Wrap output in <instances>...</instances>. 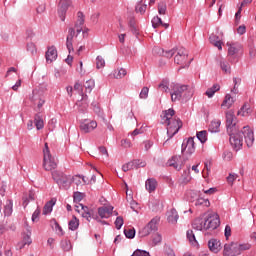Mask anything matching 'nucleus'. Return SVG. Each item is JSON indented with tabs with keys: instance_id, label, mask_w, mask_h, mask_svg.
I'll return each instance as SVG.
<instances>
[{
	"instance_id": "nucleus-1",
	"label": "nucleus",
	"mask_w": 256,
	"mask_h": 256,
	"mask_svg": "<svg viewBox=\"0 0 256 256\" xmlns=\"http://www.w3.org/2000/svg\"><path fill=\"white\" fill-rule=\"evenodd\" d=\"M83 25H85V16L83 15V12H78L75 26L74 28L71 27L68 29V35L66 37V47L68 49L69 55L66 58L65 62L68 65H71L73 63V56H71V53L75 51V49L73 48V39L83 31Z\"/></svg>"
},
{
	"instance_id": "nucleus-2",
	"label": "nucleus",
	"mask_w": 256,
	"mask_h": 256,
	"mask_svg": "<svg viewBox=\"0 0 256 256\" xmlns=\"http://www.w3.org/2000/svg\"><path fill=\"white\" fill-rule=\"evenodd\" d=\"M161 123L162 125L167 126L168 139L163 143V146L165 147L167 141L179 133V129L183 127V123H181L179 118H175V110L173 109L164 111Z\"/></svg>"
},
{
	"instance_id": "nucleus-3",
	"label": "nucleus",
	"mask_w": 256,
	"mask_h": 256,
	"mask_svg": "<svg viewBox=\"0 0 256 256\" xmlns=\"http://www.w3.org/2000/svg\"><path fill=\"white\" fill-rule=\"evenodd\" d=\"M251 244H239L232 242L224 245L223 255L224 256H237L241 255L243 251H249Z\"/></svg>"
},
{
	"instance_id": "nucleus-4",
	"label": "nucleus",
	"mask_w": 256,
	"mask_h": 256,
	"mask_svg": "<svg viewBox=\"0 0 256 256\" xmlns=\"http://www.w3.org/2000/svg\"><path fill=\"white\" fill-rule=\"evenodd\" d=\"M43 168L45 171H53L57 169V162L55 158L51 155V150H49V144L45 143L43 148Z\"/></svg>"
},
{
	"instance_id": "nucleus-5",
	"label": "nucleus",
	"mask_w": 256,
	"mask_h": 256,
	"mask_svg": "<svg viewBox=\"0 0 256 256\" xmlns=\"http://www.w3.org/2000/svg\"><path fill=\"white\" fill-rule=\"evenodd\" d=\"M52 179H54L57 185L63 187V189H69L71 187V176H67L63 172L53 171Z\"/></svg>"
},
{
	"instance_id": "nucleus-6",
	"label": "nucleus",
	"mask_w": 256,
	"mask_h": 256,
	"mask_svg": "<svg viewBox=\"0 0 256 256\" xmlns=\"http://www.w3.org/2000/svg\"><path fill=\"white\" fill-rule=\"evenodd\" d=\"M230 137V144L234 149H241L243 147V136L239 132V128H234L232 130H227Z\"/></svg>"
},
{
	"instance_id": "nucleus-7",
	"label": "nucleus",
	"mask_w": 256,
	"mask_h": 256,
	"mask_svg": "<svg viewBox=\"0 0 256 256\" xmlns=\"http://www.w3.org/2000/svg\"><path fill=\"white\" fill-rule=\"evenodd\" d=\"M174 63L176 65H180L181 69H185V67H189V60L187 50L185 48L177 49L176 55L174 57Z\"/></svg>"
},
{
	"instance_id": "nucleus-8",
	"label": "nucleus",
	"mask_w": 256,
	"mask_h": 256,
	"mask_svg": "<svg viewBox=\"0 0 256 256\" xmlns=\"http://www.w3.org/2000/svg\"><path fill=\"white\" fill-rule=\"evenodd\" d=\"M189 89V86L187 85H181L176 84L173 87V92L171 93V101L175 103L176 101H181V97H183V92L187 91Z\"/></svg>"
},
{
	"instance_id": "nucleus-9",
	"label": "nucleus",
	"mask_w": 256,
	"mask_h": 256,
	"mask_svg": "<svg viewBox=\"0 0 256 256\" xmlns=\"http://www.w3.org/2000/svg\"><path fill=\"white\" fill-rule=\"evenodd\" d=\"M226 127L227 131L239 129V125L237 124V118L235 117V111L233 110H228L226 112Z\"/></svg>"
},
{
	"instance_id": "nucleus-10",
	"label": "nucleus",
	"mask_w": 256,
	"mask_h": 256,
	"mask_svg": "<svg viewBox=\"0 0 256 256\" xmlns=\"http://www.w3.org/2000/svg\"><path fill=\"white\" fill-rule=\"evenodd\" d=\"M157 223H159V218H153L145 227L139 231L140 237H147L151 234V231H157Z\"/></svg>"
},
{
	"instance_id": "nucleus-11",
	"label": "nucleus",
	"mask_w": 256,
	"mask_h": 256,
	"mask_svg": "<svg viewBox=\"0 0 256 256\" xmlns=\"http://www.w3.org/2000/svg\"><path fill=\"white\" fill-rule=\"evenodd\" d=\"M193 153H195V138H188V140L182 144V155H184V157H187V155L190 157Z\"/></svg>"
},
{
	"instance_id": "nucleus-12",
	"label": "nucleus",
	"mask_w": 256,
	"mask_h": 256,
	"mask_svg": "<svg viewBox=\"0 0 256 256\" xmlns=\"http://www.w3.org/2000/svg\"><path fill=\"white\" fill-rule=\"evenodd\" d=\"M242 135L247 147H253V143H255V134L253 133L251 127L244 126L242 129Z\"/></svg>"
},
{
	"instance_id": "nucleus-13",
	"label": "nucleus",
	"mask_w": 256,
	"mask_h": 256,
	"mask_svg": "<svg viewBox=\"0 0 256 256\" xmlns=\"http://www.w3.org/2000/svg\"><path fill=\"white\" fill-rule=\"evenodd\" d=\"M228 47V56L235 57L237 55H241L243 53V46L239 43H230L227 42Z\"/></svg>"
},
{
	"instance_id": "nucleus-14",
	"label": "nucleus",
	"mask_w": 256,
	"mask_h": 256,
	"mask_svg": "<svg viewBox=\"0 0 256 256\" xmlns=\"http://www.w3.org/2000/svg\"><path fill=\"white\" fill-rule=\"evenodd\" d=\"M219 215L217 214H212L211 216H209L206 220H205V225H206V231L207 230H215L217 229V227H219Z\"/></svg>"
},
{
	"instance_id": "nucleus-15",
	"label": "nucleus",
	"mask_w": 256,
	"mask_h": 256,
	"mask_svg": "<svg viewBox=\"0 0 256 256\" xmlns=\"http://www.w3.org/2000/svg\"><path fill=\"white\" fill-rule=\"evenodd\" d=\"M71 6V0H60L58 5V15L61 21H65V15L67 13V9Z\"/></svg>"
},
{
	"instance_id": "nucleus-16",
	"label": "nucleus",
	"mask_w": 256,
	"mask_h": 256,
	"mask_svg": "<svg viewBox=\"0 0 256 256\" xmlns=\"http://www.w3.org/2000/svg\"><path fill=\"white\" fill-rule=\"evenodd\" d=\"M97 129V122L93 120H84L80 124V130L82 133H91V131H95Z\"/></svg>"
},
{
	"instance_id": "nucleus-17",
	"label": "nucleus",
	"mask_w": 256,
	"mask_h": 256,
	"mask_svg": "<svg viewBox=\"0 0 256 256\" xmlns=\"http://www.w3.org/2000/svg\"><path fill=\"white\" fill-rule=\"evenodd\" d=\"M98 215L101 219H109L113 215V206H102L98 208Z\"/></svg>"
},
{
	"instance_id": "nucleus-18",
	"label": "nucleus",
	"mask_w": 256,
	"mask_h": 256,
	"mask_svg": "<svg viewBox=\"0 0 256 256\" xmlns=\"http://www.w3.org/2000/svg\"><path fill=\"white\" fill-rule=\"evenodd\" d=\"M45 57L46 63H53V61H57V48L55 46L48 47Z\"/></svg>"
},
{
	"instance_id": "nucleus-19",
	"label": "nucleus",
	"mask_w": 256,
	"mask_h": 256,
	"mask_svg": "<svg viewBox=\"0 0 256 256\" xmlns=\"http://www.w3.org/2000/svg\"><path fill=\"white\" fill-rule=\"evenodd\" d=\"M168 166L173 167L176 169V171H181V167H183L181 156H173L170 160H168Z\"/></svg>"
},
{
	"instance_id": "nucleus-20",
	"label": "nucleus",
	"mask_w": 256,
	"mask_h": 256,
	"mask_svg": "<svg viewBox=\"0 0 256 256\" xmlns=\"http://www.w3.org/2000/svg\"><path fill=\"white\" fill-rule=\"evenodd\" d=\"M208 247L212 253H219L221 251V241L217 239H211L208 242Z\"/></svg>"
},
{
	"instance_id": "nucleus-21",
	"label": "nucleus",
	"mask_w": 256,
	"mask_h": 256,
	"mask_svg": "<svg viewBox=\"0 0 256 256\" xmlns=\"http://www.w3.org/2000/svg\"><path fill=\"white\" fill-rule=\"evenodd\" d=\"M253 113V109L251 108V104L244 103L241 109L238 111L237 115H241V117H249Z\"/></svg>"
},
{
	"instance_id": "nucleus-22",
	"label": "nucleus",
	"mask_w": 256,
	"mask_h": 256,
	"mask_svg": "<svg viewBox=\"0 0 256 256\" xmlns=\"http://www.w3.org/2000/svg\"><path fill=\"white\" fill-rule=\"evenodd\" d=\"M192 227L193 229H196V231H207L205 220L201 218L195 219L194 222L192 223Z\"/></svg>"
},
{
	"instance_id": "nucleus-23",
	"label": "nucleus",
	"mask_w": 256,
	"mask_h": 256,
	"mask_svg": "<svg viewBox=\"0 0 256 256\" xmlns=\"http://www.w3.org/2000/svg\"><path fill=\"white\" fill-rule=\"evenodd\" d=\"M233 103H235V99L231 96V94H226L222 104L221 108L222 109H231L233 106Z\"/></svg>"
},
{
	"instance_id": "nucleus-24",
	"label": "nucleus",
	"mask_w": 256,
	"mask_h": 256,
	"mask_svg": "<svg viewBox=\"0 0 256 256\" xmlns=\"http://www.w3.org/2000/svg\"><path fill=\"white\" fill-rule=\"evenodd\" d=\"M156 51L159 55H162V57H166L167 59H171L173 55L177 53V49H171V50H164L163 48H156Z\"/></svg>"
},
{
	"instance_id": "nucleus-25",
	"label": "nucleus",
	"mask_w": 256,
	"mask_h": 256,
	"mask_svg": "<svg viewBox=\"0 0 256 256\" xmlns=\"http://www.w3.org/2000/svg\"><path fill=\"white\" fill-rule=\"evenodd\" d=\"M145 187L149 193H153V191L157 189V180L155 178L147 179L145 183Z\"/></svg>"
},
{
	"instance_id": "nucleus-26",
	"label": "nucleus",
	"mask_w": 256,
	"mask_h": 256,
	"mask_svg": "<svg viewBox=\"0 0 256 256\" xmlns=\"http://www.w3.org/2000/svg\"><path fill=\"white\" fill-rule=\"evenodd\" d=\"M179 219V214L177 213V210L171 209L168 212V223H172V225H175Z\"/></svg>"
},
{
	"instance_id": "nucleus-27",
	"label": "nucleus",
	"mask_w": 256,
	"mask_h": 256,
	"mask_svg": "<svg viewBox=\"0 0 256 256\" xmlns=\"http://www.w3.org/2000/svg\"><path fill=\"white\" fill-rule=\"evenodd\" d=\"M186 236H187L189 243L193 247H199V242H197V238H195V233L193 232V230H188L186 233Z\"/></svg>"
},
{
	"instance_id": "nucleus-28",
	"label": "nucleus",
	"mask_w": 256,
	"mask_h": 256,
	"mask_svg": "<svg viewBox=\"0 0 256 256\" xmlns=\"http://www.w3.org/2000/svg\"><path fill=\"white\" fill-rule=\"evenodd\" d=\"M32 101L34 105L37 106V111H41V108L43 107V105H45V99H43V97L38 95H34L32 97Z\"/></svg>"
},
{
	"instance_id": "nucleus-29",
	"label": "nucleus",
	"mask_w": 256,
	"mask_h": 256,
	"mask_svg": "<svg viewBox=\"0 0 256 256\" xmlns=\"http://www.w3.org/2000/svg\"><path fill=\"white\" fill-rule=\"evenodd\" d=\"M37 196H35V191L30 190L28 194L23 197V205L27 207L29 205V201H35Z\"/></svg>"
},
{
	"instance_id": "nucleus-30",
	"label": "nucleus",
	"mask_w": 256,
	"mask_h": 256,
	"mask_svg": "<svg viewBox=\"0 0 256 256\" xmlns=\"http://www.w3.org/2000/svg\"><path fill=\"white\" fill-rule=\"evenodd\" d=\"M165 27V29H167V27H169V24L167 23H163V20H161V18L159 16H155L152 19V27H154V29H157V27Z\"/></svg>"
},
{
	"instance_id": "nucleus-31",
	"label": "nucleus",
	"mask_w": 256,
	"mask_h": 256,
	"mask_svg": "<svg viewBox=\"0 0 256 256\" xmlns=\"http://www.w3.org/2000/svg\"><path fill=\"white\" fill-rule=\"evenodd\" d=\"M34 123L36 125V129L40 131V129H43L45 127V122L43 121V116L40 114H36L34 118Z\"/></svg>"
},
{
	"instance_id": "nucleus-32",
	"label": "nucleus",
	"mask_w": 256,
	"mask_h": 256,
	"mask_svg": "<svg viewBox=\"0 0 256 256\" xmlns=\"http://www.w3.org/2000/svg\"><path fill=\"white\" fill-rule=\"evenodd\" d=\"M53 205H55V200L51 199L50 201H48L43 208V215H49V213H51V211H53Z\"/></svg>"
},
{
	"instance_id": "nucleus-33",
	"label": "nucleus",
	"mask_w": 256,
	"mask_h": 256,
	"mask_svg": "<svg viewBox=\"0 0 256 256\" xmlns=\"http://www.w3.org/2000/svg\"><path fill=\"white\" fill-rule=\"evenodd\" d=\"M219 127H221V121L220 120H213L210 123L209 131H211V133H219Z\"/></svg>"
},
{
	"instance_id": "nucleus-34",
	"label": "nucleus",
	"mask_w": 256,
	"mask_h": 256,
	"mask_svg": "<svg viewBox=\"0 0 256 256\" xmlns=\"http://www.w3.org/2000/svg\"><path fill=\"white\" fill-rule=\"evenodd\" d=\"M13 213V202L11 200H7L4 205V215L9 217Z\"/></svg>"
},
{
	"instance_id": "nucleus-35",
	"label": "nucleus",
	"mask_w": 256,
	"mask_h": 256,
	"mask_svg": "<svg viewBox=\"0 0 256 256\" xmlns=\"http://www.w3.org/2000/svg\"><path fill=\"white\" fill-rule=\"evenodd\" d=\"M69 229L70 231H77L79 229V219L73 216V218L69 221Z\"/></svg>"
},
{
	"instance_id": "nucleus-36",
	"label": "nucleus",
	"mask_w": 256,
	"mask_h": 256,
	"mask_svg": "<svg viewBox=\"0 0 256 256\" xmlns=\"http://www.w3.org/2000/svg\"><path fill=\"white\" fill-rule=\"evenodd\" d=\"M84 87L87 93H91L93 89H95V80L93 79L87 80L84 84Z\"/></svg>"
},
{
	"instance_id": "nucleus-37",
	"label": "nucleus",
	"mask_w": 256,
	"mask_h": 256,
	"mask_svg": "<svg viewBox=\"0 0 256 256\" xmlns=\"http://www.w3.org/2000/svg\"><path fill=\"white\" fill-rule=\"evenodd\" d=\"M73 183H75V185L79 186V185H85L87 183V180H85V177H81L80 175H76L73 177Z\"/></svg>"
},
{
	"instance_id": "nucleus-38",
	"label": "nucleus",
	"mask_w": 256,
	"mask_h": 256,
	"mask_svg": "<svg viewBox=\"0 0 256 256\" xmlns=\"http://www.w3.org/2000/svg\"><path fill=\"white\" fill-rule=\"evenodd\" d=\"M158 13H159V15L167 14V3H165V2L158 3Z\"/></svg>"
},
{
	"instance_id": "nucleus-39",
	"label": "nucleus",
	"mask_w": 256,
	"mask_h": 256,
	"mask_svg": "<svg viewBox=\"0 0 256 256\" xmlns=\"http://www.w3.org/2000/svg\"><path fill=\"white\" fill-rule=\"evenodd\" d=\"M80 214L82 215V217L87 219V221H91V211L89 210V207L84 206V208L82 209V212H80Z\"/></svg>"
},
{
	"instance_id": "nucleus-40",
	"label": "nucleus",
	"mask_w": 256,
	"mask_h": 256,
	"mask_svg": "<svg viewBox=\"0 0 256 256\" xmlns=\"http://www.w3.org/2000/svg\"><path fill=\"white\" fill-rule=\"evenodd\" d=\"M220 67L224 73H231V65H229V62L223 60L220 62Z\"/></svg>"
},
{
	"instance_id": "nucleus-41",
	"label": "nucleus",
	"mask_w": 256,
	"mask_h": 256,
	"mask_svg": "<svg viewBox=\"0 0 256 256\" xmlns=\"http://www.w3.org/2000/svg\"><path fill=\"white\" fill-rule=\"evenodd\" d=\"M197 139L201 143H206L207 142V131L203 130V131L197 132Z\"/></svg>"
},
{
	"instance_id": "nucleus-42",
	"label": "nucleus",
	"mask_w": 256,
	"mask_h": 256,
	"mask_svg": "<svg viewBox=\"0 0 256 256\" xmlns=\"http://www.w3.org/2000/svg\"><path fill=\"white\" fill-rule=\"evenodd\" d=\"M124 234L127 237V239H134L135 238V228L124 229Z\"/></svg>"
},
{
	"instance_id": "nucleus-43",
	"label": "nucleus",
	"mask_w": 256,
	"mask_h": 256,
	"mask_svg": "<svg viewBox=\"0 0 256 256\" xmlns=\"http://www.w3.org/2000/svg\"><path fill=\"white\" fill-rule=\"evenodd\" d=\"M158 87L161 91H163L164 93H167V91H169V81L162 80V82L158 85Z\"/></svg>"
},
{
	"instance_id": "nucleus-44",
	"label": "nucleus",
	"mask_w": 256,
	"mask_h": 256,
	"mask_svg": "<svg viewBox=\"0 0 256 256\" xmlns=\"http://www.w3.org/2000/svg\"><path fill=\"white\" fill-rule=\"evenodd\" d=\"M133 169H135V164L133 161L128 162L122 166V171H124V173H127V171H131Z\"/></svg>"
},
{
	"instance_id": "nucleus-45",
	"label": "nucleus",
	"mask_w": 256,
	"mask_h": 256,
	"mask_svg": "<svg viewBox=\"0 0 256 256\" xmlns=\"http://www.w3.org/2000/svg\"><path fill=\"white\" fill-rule=\"evenodd\" d=\"M27 51H29V53H31V55H35V53H37V46H35V43L28 42L27 43Z\"/></svg>"
},
{
	"instance_id": "nucleus-46",
	"label": "nucleus",
	"mask_w": 256,
	"mask_h": 256,
	"mask_svg": "<svg viewBox=\"0 0 256 256\" xmlns=\"http://www.w3.org/2000/svg\"><path fill=\"white\" fill-rule=\"evenodd\" d=\"M125 75H127V70L121 68L120 70H118L117 72L114 73V77L115 79H123V77H125Z\"/></svg>"
},
{
	"instance_id": "nucleus-47",
	"label": "nucleus",
	"mask_w": 256,
	"mask_h": 256,
	"mask_svg": "<svg viewBox=\"0 0 256 256\" xmlns=\"http://www.w3.org/2000/svg\"><path fill=\"white\" fill-rule=\"evenodd\" d=\"M238 177L239 175H237L236 173H230L229 176L227 177L228 185H233V183H235Z\"/></svg>"
},
{
	"instance_id": "nucleus-48",
	"label": "nucleus",
	"mask_w": 256,
	"mask_h": 256,
	"mask_svg": "<svg viewBox=\"0 0 256 256\" xmlns=\"http://www.w3.org/2000/svg\"><path fill=\"white\" fill-rule=\"evenodd\" d=\"M62 249L63 251H71V249H73V246L71 245V241L69 240L62 241Z\"/></svg>"
},
{
	"instance_id": "nucleus-49",
	"label": "nucleus",
	"mask_w": 256,
	"mask_h": 256,
	"mask_svg": "<svg viewBox=\"0 0 256 256\" xmlns=\"http://www.w3.org/2000/svg\"><path fill=\"white\" fill-rule=\"evenodd\" d=\"M96 67L97 69H103V67H105V59H103L101 56L96 58Z\"/></svg>"
},
{
	"instance_id": "nucleus-50",
	"label": "nucleus",
	"mask_w": 256,
	"mask_h": 256,
	"mask_svg": "<svg viewBox=\"0 0 256 256\" xmlns=\"http://www.w3.org/2000/svg\"><path fill=\"white\" fill-rule=\"evenodd\" d=\"M73 197L74 203H80V201H83V197H85V194L81 192H75Z\"/></svg>"
},
{
	"instance_id": "nucleus-51",
	"label": "nucleus",
	"mask_w": 256,
	"mask_h": 256,
	"mask_svg": "<svg viewBox=\"0 0 256 256\" xmlns=\"http://www.w3.org/2000/svg\"><path fill=\"white\" fill-rule=\"evenodd\" d=\"M196 205H203L204 207H209V205H211V202H209L208 199L199 198V199L196 201Z\"/></svg>"
},
{
	"instance_id": "nucleus-52",
	"label": "nucleus",
	"mask_w": 256,
	"mask_h": 256,
	"mask_svg": "<svg viewBox=\"0 0 256 256\" xmlns=\"http://www.w3.org/2000/svg\"><path fill=\"white\" fill-rule=\"evenodd\" d=\"M133 163H134V168L135 169H139V167H146L147 166V162L142 161V160H133Z\"/></svg>"
},
{
	"instance_id": "nucleus-53",
	"label": "nucleus",
	"mask_w": 256,
	"mask_h": 256,
	"mask_svg": "<svg viewBox=\"0 0 256 256\" xmlns=\"http://www.w3.org/2000/svg\"><path fill=\"white\" fill-rule=\"evenodd\" d=\"M147 97H149V88L143 87L140 92V99H147Z\"/></svg>"
},
{
	"instance_id": "nucleus-54",
	"label": "nucleus",
	"mask_w": 256,
	"mask_h": 256,
	"mask_svg": "<svg viewBox=\"0 0 256 256\" xmlns=\"http://www.w3.org/2000/svg\"><path fill=\"white\" fill-rule=\"evenodd\" d=\"M136 11H137V13H140L141 15H143V13H145L147 11V5H145V4H138L136 6Z\"/></svg>"
},
{
	"instance_id": "nucleus-55",
	"label": "nucleus",
	"mask_w": 256,
	"mask_h": 256,
	"mask_svg": "<svg viewBox=\"0 0 256 256\" xmlns=\"http://www.w3.org/2000/svg\"><path fill=\"white\" fill-rule=\"evenodd\" d=\"M131 256H151V255H149V252L145 250H136Z\"/></svg>"
},
{
	"instance_id": "nucleus-56",
	"label": "nucleus",
	"mask_w": 256,
	"mask_h": 256,
	"mask_svg": "<svg viewBox=\"0 0 256 256\" xmlns=\"http://www.w3.org/2000/svg\"><path fill=\"white\" fill-rule=\"evenodd\" d=\"M123 223H124L123 217H121V216L117 217L115 220L116 229H121V227H123Z\"/></svg>"
},
{
	"instance_id": "nucleus-57",
	"label": "nucleus",
	"mask_w": 256,
	"mask_h": 256,
	"mask_svg": "<svg viewBox=\"0 0 256 256\" xmlns=\"http://www.w3.org/2000/svg\"><path fill=\"white\" fill-rule=\"evenodd\" d=\"M152 241H153L154 245H159V243H161V241H162L161 235L160 234H155L153 236Z\"/></svg>"
},
{
	"instance_id": "nucleus-58",
	"label": "nucleus",
	"mask_w": 256,
	"mask_h": 256,
	"mask_svg": "<svg viewBox=\"0 0 256 256\" xmlns=\"http://www.w3.org/2000/svg\"><path fill=\"white\" fill-rule=\"evenodd\" d=\"M39 215H41V209H36L34 213L32 214V221L35 223L37 219H39Z\"/></svg>"
},
{
	"instance_id": "nucleus-59",
	"label": "nucleus",
	"mask_w": 256,
	"mask_h": 256,
	"mask_svg": "<svg viewBox=\"0 0 256 256\" xmlns=\"http://www.w3.org/2000/svg\"><path fill=\"white\" fill-rule=\"evenodd\" d=\"M143 145H144L145 151H149V149H151L153 147V143L149 140L144 141Z\"/></svg>"
},
{
	"instance_id": "nucleus-60",
	"label": "nucleus",
	"mask_w": 256,
	"mask_h": 256,
	"mask_svg": "<svg viewBox=\"0 0 256 256\" xmlns=\"http://www.w3.org/2000/svg\"><path fill=\"white\" fill-rule=\"evenodd\" d=\"M23 242H24V244L31 245V243H32L31 234L24 235Z\"/></svg>"
},
{
	"instance_id": "nucleus-61",
	"label": "nucleus",
	"mask_w": 256,
	"mask_h": 256,
	"mask_svg": "<svg viewBox=\"0 0 256 256\" xmlns=\"http://www.w3.org/2000/svg\"><path fill=\"white\" fill-rule=\"evenodd\" d=\"M26 35L29 41H33V38L35 37V32H33V30H27Z\"/></svg>"
},
{
	"instance_id": "nucleus-62",
	"label": "nucleus",
	"mask_w": 256,
	"mask_h": 256,
	"mask_svg": "<svg viewBox=\"0 0 256 256\" xmlns=\"http://www.w3.org/2000/svg\"><path fill=\"white\" fill-rule=\"evenodd\" d=\"M121 146L124 147V149H129V147H131V142L129 140H122Z\"/></svg>"
},
{
	"instance_id": "nucleus-63",
	"label": "nucleus",
	"mask_w": 256,
	"mask_h": 256,
	"mask_svg": "<svg viewBox=\"0 0 256 256\" xmlns=\"http://www.w3.org/2000/svg\"><path fill=\"white\" fill-rule=\"evenodd\" d=\"M225 237L226 239H229V237H231V226L226 225L225 227Z\"/></svg>"
},
{
	"instance_id": "nucleus-64",
	"label": "nucleus",
	"mask_w": 256,
	"mask_h": 256,
	"mask_svg": "<svg viewBox=\"0 0 256 256\" xmlns=\"http://www.w3.org/2000/svg\"><path fill=\"white\" fill-rule=\"evenodd\" d=\"M249 55H250V57H255V55H256V48H255V46H251L250 47V49H249Z\"/></svg>"
}]
</instances>
